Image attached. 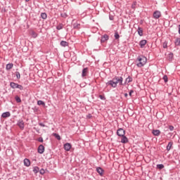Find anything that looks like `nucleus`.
<instances>
[{"label": "nucleus", "instance_id": "obj_9", "mask_svg": "<svg viewBox=\"0 0 180 180\" xmlns=\"http://www.w3.org/2000/svg\"><path fill=\"white\" fill-rule=\"evenodd\" d=\"M44 150H45L44 146L39 145L38 147L37 151L39 154H43V153H44Z\"/></svg>", "mask_w": 180, "mask_h": 180}, {"label": "nucleus", "instance_id": "obj_22", "mask_svg": "<svg viewBox=\"0 0 180 180\" xmlns=\"http://www.w3.org/2000/svg\"><path fill=\"white\" fill-rule=\"evenodd\" d=\"M37 105H39V106H46V103L41 100H39L37 101Z\"/></svg>", "mask_w": 180, "mask_h": 180}, {"label": "nucleus", "instance_id": "obj_30", "mask_svg": "<svg viewBox=\"0 0 180 180\" xmlns=\"http://www.w3.org/2000/svg\"><path fill=\"white\" fill-rule=\"evenodd\" d=\"M53 136L55 137V139H57V140H61V136H60V135L58 134H53Z\"/></svg>", "mask_w": 180, "mask_h": 180}, {"label": "nucleus", "instance_id": "obj_40", "mask_svg": "<svg viewBox=\"0 0 180 180\" xmlns=\"http://www.w3.org/2000/svg\"><path fill=\"white\" fill-rule=\"evenodd\" d=\"M131 8H132V9H135V8H136V2H134V3L131 5Z\"/></svg>", "mask_w": 180, "mask_h": 180}, {"label": "nucleus", "instance_id": "obj_4", "mask_svg": "<svg viewBox=\"0 0 180 180\" xmlns=\"http://www.w3.org/2000/svg\"><path fill=\"white\" fill-rule=\"evenodd\" d=\"M124 134H126V131H124V129H123L122 128H120L117 129V135L119 137H122L123 136H124Z\"/></svg>", "mask_w": 180, "mask_h": 180}, {"label": "nucleus", "instance_id": "obj_5", "mask_svg": "<svg viewBox=\"0 0 180 180\" xmlns=\"http://www.w3.org/2000/svg\"><path fill=\"white\" fill-rule=\"evenodd\" d=\"M130 82H133V78L130 76H128V77L126 78L125 81L124 83H122V85H129Z\"/></svg>", "mask_w": 180, "mask_h": 180}, {"label": "nucleus", "instance_id": "obj_31", "mask_svg": "<svg viewBox=\"0 0 180 180\" xmlns=\"http://www.w3.org/2000/svg\"><path fill=\"white\" fill-rule=\"evenodd\" d=\"M31 34L34 39H36V37H37V33H36L34 31H32Z\"/></svg>", "mask_w": 180, "mask_h": 180}, {"label": "nucleus", "instance_id": "obj_29", "mask_svg": "<svg viewBox=\"0 0 180 180\" xmlns=\"http://www.w3.org/2000/svg\"><path fill=\"white\" fill-rule=\"evenodd\" d=\"M64 27V25L63 24H59L57 27L56 29L57 30H61Z\"/></svg>", "mask_w": 180, "mask_h": 180}, {"label": "nucleus", "instance_id": "obj_2", "mask_svg": "<svg viewBox=\"0 0 180 180\" xmlns=\"http://www.w3.org/2000/svg\"><path fill=\"white\" fill-rule=\"evenodd\" d=\"M136 61H139L136 64L137 67L141 68V67H144V65H146V63H147V58L143 56H138Z\"/></svg>", "mask_w": 180, "mask_h": 180}, {"label": "nucleus", "instance_id": "obj_38", "mask_svg": "<svg viewBox=\"0 0 180 180\" xmlns=\"http://www.w3.org/2000/svg\"><path fill=\"white\" fill-rule=\"evenodd\" d=\"M168 43L167 42H164L163 44V49H167L168 47Z\"/></svg>", "mask_w": 180, "mask_h": 180}, {"label": "nucleus", "instance_id": "obj_41", "mask_svg": "<svg viewBox=\"0 0 180 180\" xmlns=\"http://www.w3.org/2000/svg\"><path fill=\"white\" fill-rule=\"evenodd\" d=\"M38 141H39V143H43V138L39 137V138L38 139Z\"/></svg>", "mask_w": 180, "mask_h": 180}, {"label": "nucleus", "instance_id": "obj_39", "mask_svg": "<svg viewBox=\"0 0 180 180\" xmlns=\"http://www.w3.org/2000/svg\"><path fill=\"white\" fill-rule=\"evenodd\" d=\"M169 129L170 130V131H173L174 126H172V125L169 126Z\"/></svg>", "mask_w": 180, "mask_h": 180}, {"label": "nucleus", "instance_id": "obj_17", "mask_svg": "<svg viewBox=\"0 0 180 180\" xmlns=\"http://www.w3.org/2000/svg\"><path fill=\"white\" fill-rule=\"evenodd\" d=\"M12 68H13V63H8L6 66V70L7 71H9V70H12Z\"/></svg>", "mask_w": 180, "mask_h": 180}, {"label": "nucleus", "instance_id": "obj_6", "mask_svg": "<svg viewBox=\"0 0 180 180\" xmlns=\"http://www.w3.org/2000/svg\"><path fill=\"white\" fill-rule=\"evenodd\" d=\"M153 18L155 19H160V18H161V11H155L154 13H153Z\"/></svg>", "mask_w": 180, "mask_h": 180}, {"label": "nucleus", "instance_id": "obj_8", "mask_svg": "<svg viewBox=\"0 0 180 180\" xmlns=\"http://www.w3.org/2000/svg\"><path fill=\"white\" fill-rule=\"evenodd\" d=\"M108 40H109V35L104 34L103 37H101V43H105V41H108Z\"/></svg>", "mask_w": 180, "mask_h": 180}, {"label": "nucleus", "instance_id": "obj_16", "mask_svg": "<svg viewBox=\"0 0 180 180\" xmlns=\"http://www.w3.org/2000/svg\"><path fill=\"white\" fill-rule=\"evenodd\" d=\"M24 165L25 167H30V160L27 158H25L24 160Z\"/></svg>", "mask_w": 180, "mask_h": 180}, {"label": "nucleus", "instance_id": "obj_26", "mask_svg": "<svg viewBox=\"0 0 180 180\" xmlns=\"http://www.w3.org/2000/svg\"><path fill=\"white\" fill-rule=\"evenodd\" d=\"M41 18L42 19H47V13H41Z\"/></svg>", "mask_w": 180, "mask_h": 180}, {"label": "nucleus", "instance_id": "obj_32", "mask_svg": "<svg viewBox=\"0 0 180 180\" xmlns=\"http://www.w3.org/2000/svg\"><path fill=\"white\" fill-rule=\"evenodd\" d=\"M157 168H158V169H162L164 168V165L162 164L157 165Z\"/></svg>", "mask_w": 180, "mask_h": 180}, {"label": "nucleus", "instance_id": "obj_44", "mask_svg": "<svg viewBox=\"0 0 180 180\" xmlns=\"http://www.w3.org/2000/svg\"><path fill=\"white\" fill-rule=\"evenodd\" d=\"M39 126H41V127H44V126H45L44 124H43V123H39Z\"/></svg>", "mask_w": 180, "mask_h": 180}, {"label": "nucleus", "instance_id": "obj_34", "mask_svg": "<svg viewBox=\"0 0 180 180\" xmlns=\"http://www.w3.org/2000/svg\"><path fill=\"white\" fill-rule=\"evenodd\" d=\"M15 76L17 79H20V73L19 72H15Z\"/></svg>", "mask_w": 180, "mask_h": 180}, {"label": "nucleus", "instance_id": "obj_24", "mask_svg": "<svg viewBox=\"0 0 180 180\" xmlns=\"http://www.w3.org/2000/svg\"><path fill=\"white\" fill-rule=\"evenodd\" d=\"M137 32L140 36H143V29L141 27H139Z\"/></svg>", "mask_w": 180, "mask_h": 180}, {"label": "nucleus", "instance_id": "obj_21", "mask_svg": "<svg viewBox=\"0 0 180 180\" xmlns=\"http://www.w3.org/2000/svg\"><path fill=\"white\" fill-rule=\"evenodd\" d=\"M60 46H62V47H68V42H67L65 41H60Z\"/></svg>", "mask_w": 180, "mask_h": 180}, {"label": "nucleus", "instance_id": "obj_28", "mask_svg": "<svg viewBox=\"0 0 180 180\" xmlns=\"http://www.w3.org/2000/svg\"><path fill=\"white\" fill-rule=\"evenodd\" d=\"M114 37L115 39V40H118V39H120V35H119V33L117 32H115V35Z\"/></svg>", "mask_w": 180, "mask_h": 180}, {"label": "nucleus", "instance_id": "obj_42", "mask_svg": "<svg viewBox=\"0 0 180 180\" xmlns=\"http://www.w3.org/2000/svg\"><path fill=\"white\" fill-rule=\"evenodd\" d=\"M133 92H134L133 90H131L129 93V96H131V94H133Z\"/></svg>", "mask_w": 180, "mask_h": 180}, {"label": "nucleus", "instance_id": "obj_20", "mask_svg": "<svg viewBox=\"0 0 180 180\" xmlns=\"http://www.w3.org/2000/svg\"><path fill=\"white\" fill-rule=\"evenodd\" d=\"M174 144V143L172 141H170L168 143V145L167 146V150L169 151V150H171V147H172V145Z\"/></svg>", "mask_w": 180, "mask_h": 180}, {"label": "nucleus", "instance_id": "obj_18", "mask_svg": "<svg viewBox=\"0 0 180 180\" xmlns=\"http://www.w3.org/2000/svg\"><path fill=\"white\" fill-rule=\"evenodd\" d=\"M96 171L98 174H99L101 176L102 175H103V169H102L101 167H97Z\"/></svg>", "mask_w": 180, "mask_h": 180}, {"label": "nucleus", "instance_id": "obj_12", "mask_svg": "<svg viewBox=\"0 0 180 180\" xmlns=\"http://www.w3.org/2000/svg\"><path fill=\"white\" fill-rule=\"evenodd\" d=\"M121 137H122L121 139V143H122L123 144H126L127 143H129V139L127 138L126 136L124 135Z\"/></svg>", "mask_w": 180, "mask_h": 180}, {"label": "nucleus", "instance_id": "obj_35", "mask_svg": "<svg viewBox=\"0 0 180 180\" xmlns=\"http://www.w3.org/2000/svg\"><path fill=\"white\" fill-rule=\"evenodd\" d=\"M39 172L41 175H44V174H46V171L44 170V169H41Z\"/></svg>", "mask_w": 180, "mask_h": 180}, {"label": "nucleus", "instance_id": "obj_11", "mask_svg": "<svg viewBox=\"0 0 180 180\" xmlns=\"http://www.w3.org/2000/svg\"><path fill=\"white\" fill-rule=\"evenodd\" d=\"M146 44H147V40H146V39H143L139 42V46H140L141 49H143L144 46H146Z\"/></svg>", "mask_w": 180, "mask_h": 180}, {"label": "nucleus", "instance_id": "obj_46", "mask_svg": "<svg viewBox=\"0 0 180 180\" xmlns=\"http://www.w3.org/2000/svg\"><path fill=\"white\" fill-rule=\"evenodd\" d=\"M173 56H174V53H169V57H173Z\"/></svg>", "mask_w": 180, "mask_h": 180}, {"label": "nucleus", "instance_id": "obj_25", "mask_svg": "<svg viewBox=\"0 0 180 180\" xmlns=\"http://www.w3.org/2000/svg\"><path fill=\"white\" fill-rule=\"evenodd\" d=\"M175 46H180V38H177L174 41Z\"/></svg>", "mask_w": 180, "mask_h": 180}, {"label": "nucleus", "instance_id": "obj_1", "mask_svg": "<svg viewBox=\"0 0 180 180\" xmlns=\"http://www.w3.org/2000/svg\"><path fill=\"white\" fill-rule=\"evenodd\" d=\"M117 84L122 86L123 85V77L115 76L112 78V79L109 80L106 83V86H112V88H116L117 86Z\"/></svg>", "mask_w": 180, "mask_h": 180}, {"label": "nucleus", "instance_id": "obj_27", "mask_svg": "<svg viewBox=\"0 0 180 180\" xmlns=\"http://www.w3.org/2000/svg\"><path fill=\"white\" fill-rule=\"evenodd\" d=\"M15 99L17 103H20V102H22V100L20 99V97H19L18 96H16L15 97Z\"/></svg>", "mask_w": 180, "mask_h": 180}, {"label": "nucleus", "instance_id": "obj_45", "mask_svg": "<svg viewBox=\"0 0 180 180\" xmlns=\"http://www.w3.org/2000/svg\"><path fill=\"white\" fill-rule=\"evenodd\" d=\"M124 95L125 98H127V96H129V94H127V93H125Z\"/></svg>", "mask_w": 180, "mask_h": 180}, {"label": "nucleus", "instance_id": "obj_19", "mask_svg": "<svg viewBox=\"0 0 180 180\" xmlns=\"http://www.w3.org/2000/svg\"><path fill=\"white\" fill-rule=\"evenodd\" d=\"M81 27V24L78 22H75L73 24V29H79Z\"/></svg>", "mask_w": 180, "mask_h": 180}, {"label": "nucleus", "instance_id": "obj_47", "mask_svg": "<svg viewBox=\"0 0 180 180\" xmlns=\"http://www.w3.org/2000/svg\"><path fill=\"white\" fill-rule=\"evenodd\" d=\"M179 34H180V25H179Z\"/></svg>", "mask_w": 180, "mask_h": 180}, {"label": "nucleus", "instance_id": "obj_13", "mask_svg": "<svg viewBox=\"0 0 180 180\" xmlns=\"http://www.w3.org/2000/svg\"><path fill=\"white\" fill-rule=\"evenodd\" d=\"M64 149L65 150V151H70V150H71V143H65Z\"/></svg>", "mask_w": 180, "mask_h": 180}, {"label": "nucleus", "instance_id": "obj_43", "mask_svg": "<svg viewBox=\"0 0 180 180\" xmlns=\"http://www.w3.org/2000/svg\"><path fill=\"white\" fill-rule=\"evenodd\" d=\"M109 19H110V20H113V19H114V18H113V16H110H110H109Z\"/></svg>", "mask_w": 180, "mask_h": 180}, {"label": "nucleus", "instance_id": "obj_7", "mask_svg": "<svg viewBox=\"0 0 180 180\" xmlns=\"http://www.w3.org/2000/svg\"><path fill=\"white\" fill-rule=\"evenodd\" d=\"M17 125L21 129V130H23L25 129V122H23V120H20L18 121Z\"/></svg>", "mask_w": 180, "mask_h": 180}, {"label": "nucleus", "instance_id": "obj_10", "mask_svg": "<svg viewBox=\"0 0 180 180\" xmlns=\"http://www.w3.org/2000/svg\"><path fill=\"white\" fill-rule=\"evenodd\" d=\"M88 75V68H85L82 71V78H84V77H86Z\"/></svg>", "mask_w": 180, "mask_h": 180}, {"label": "nucleus", "instance_id": "obj_14", "mask_svg": "<svg viewBox=\"0 0 180 180\" xmlns=\"http://www.w3.org/2000/svg\"><path fill=\"white\" fill-rule=\"evenodd\" d=\"M11 117V112H3L1 115V117H4V119H6V117Z\"/></svg>", "mask_w": 180, "mask_h": 180}, {"label": "nucleus", "instance_id": "obj_36", "mask_svg": "<svg viewBox=\"0 0 180 180\" xmlns=\"http://www.w3.org/2000/svg\"><path fill=\"white\" fill-rule=\"evenodd\" d=\"M163 80L165 82H168V77L167 75L163 76Z\"/></svg>", "mask_w": 180, "mask_h": 180}, {"label": "nucleus", "instance_id": "obj_15", "mask_svg": "<svg viewBox=\"0 0 180 180\" xmlns=\"http://www.w3.org/2000/svg\"><path fill=\"white\" fill-rule=\"evenodd\" d=\"M152 134L153 136H160V134H161V131L159 129H153Z\"/></svg>", "mask_w": 180, "mask_h": 180}, {"label": "nucleus", "instance_id": "obj_33", "mask_svg": "<svg viewBox=\"0 0 180 180\" xmlns=\"http://www.w3.org/2000/svg\"><path fill=\"white\" fill-rule=\"evenodd\" d=\"M60 16L61 18H64L65 19V18L68 17V15H67L65 13H60Z\"/></svg>", "mask_w": 180, "mask_h": 180}, {"label": "nucleus", "instance_id": "obj_48", "mask_svg": "<svg viewBox=\"0 0 180 180\" xmlns=\"http://www.w3.org/2000/svg\"><path fill=\"white\" fill-rule=\"evenodd\" d=\"M29 1H30V0H25L26 2H29Z\"/></svg>", "mask_w": 180, "mask_h": 180}, {"label": "nucleus", "instance_id": "obj_37", "mask_svg": "<svg viewBox=\"0 0 180 180\" xmlns=\"http://www.w3.org/2000/svg\"><path fill=\"white\" fill-rule=\"evenodd\" d=\"M99 98L100 99H101V101H105L106 98L104 96L102 95H99Z\"/></svg>", "mask_w": 180, "mask_h": 180}, {"label": "nucleus", "instance_id": "obj_23", "mask_svg": "<svg viewBox=\"0 0 180 180\" xmlns=\"http://www.w3.org/2000/svg\"><path fill=\"white\" fill-rule=\"evenodd\" d=\"M32 171H33L34 174H37V172H39V171H40V168H39V167H34Z\"/></svg>", "mask_w": 180, "mask_h": 180}, {"label": "nucleus", "instance_id": "obj_3", "mask_svg": "<svg viewBox=\"0 0 180 180\" xmlns=\"http://www.w3.org/2000/svg\"><path fill=\"white\" fill-rule=\"evenodd\" d=\"M10 86L13 89H19L20 91H23V86L18 84L17 83H15L13 82H10Z\"/></svg>", "mask_w": 180, "mask_h": 180}]
</instances>
